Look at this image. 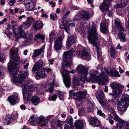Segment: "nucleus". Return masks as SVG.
I'll return each mask as SVG.
<instances>
[{
  "label": "nucleus",
  "instance_id": "f257e3e1",
  "mask_svg": "<svg viewBox=\"0 0 129 129\" xmlns=\"http://www.w3.org/2000/svg\"><path fill=\"white\" fill-rule=\"evenodd\" d=\"M77 69L78 73L80 76V79L81 81L84 82H97L99 85H103L105 81L108 82V78L105 72H102L100 75L98 76H97L95 74L91 73L90 78H87L86 76L88 71L87 68L80 64L77 67Z\"/></svg>",
  "mask_w": 129,
  "mask_h": 129
},
{
  "label": "nucleus",
  "instance_id": "f03ea898",
  "mask_svg": "<svg viewBox=\"0 0 129 129\" xmlns=\"http://www.w3.org/2000/svg\"><path fill=\"white\" fill-rule=\"evenodd\" d=\"M74 52V50L72 49L68 52H64L63 55V63L62 65V68L64 70L63 72L61 71L60 72L63 77L64 83L66 87L68 88L70 87L71 83V79L69 73L73 74L75 72L73 70L72 72L71 71L68 72L65 68L71 66L72 63L71 58L73 55V53Z\"/></svg>",
  "mask_w": 129,
  "mask_h": 129
},
{
  "label": "nucleus",
  "instance_id": "7ed1b4c3",
  "mask_svg": "<svg viewBox=\"0 0 129 129\" xmlns=\"http://www.w3.org/2000/svg\"><path fill=\"white\" fill-rule=\"evenodd\" d=\"M92 25L90 30H89V34L88 39L89 42L93 44V47L95 46L96 48L98 58L99 59L101 56V53L100 49L97 38L98 33L96 26L92 23Z\"/></svg>",
  "mask_w": 129,
  "mask_h": 129
},
{
  "label": "nucleus",
  "instance_id": "20e7f679",
  "mask_svg": "<svg viewBox=\"0 0 129 129\" xmlns=\"http://www.w3.org/2000/svg\"><path fill=\"white\" fill-rule=\"evenodd\" d=\"M108 110L113 116H114V120L118 122L117 123L116 127L113 129H124L125 126H129V123L126 121L120 118L116 114L115 111L111 107L108 108Z\"/></svg>",
  "mask_w": 129,
  "mask_h": 129
},
{
  "label": "nucleus",
  "instance_id": "39448f33",
  "mask_svg": "<svg viewBox=\"0 0 129 129\" xmlns=\"http://www.w3.org/2000/svg\"><path fill=\"white\" fill-rule=\"evenodd\" d=\"M114 23L117 25L118 29L119 30L118 35L119 39L121 42H125L126 40L125 34L123 33L124 31V28L122 27L121 24L117 21L115 20Z\"/></svg>",
  "mask_w": 129,
  "mask_h": 129
},
{
  "label": "nucleus",
  "instance_id": "423d86ee",
  "mask_svg": "<svg viewBox=\"0 0 129 129\" xmlns=\"http://www.w3.org/2000/svg\"><path fill=\"white\" fill-rule=\"evenodd\" d=\"M8 67L10 74L13 75H17L19 68L17 64L14 61H10L8 64Z\"/></svg>",
  "mask_w": 129,
  "mask_h": 129
},
{
  "label": "nucleus",
  "instance_id": "0eeeda50",
  "mask_svg": "<svg viewBox=\"0 0 129 129\" xmlns=\"http://www.w3.org/2000/svg\"><path fill=\"white\" fill-rule=\"evenodd\" d=\"M69 93L73 94L74 99L76 100L81 101L85 98L86 92L84 91H80L78 92H74L73 90H70Z\"/></svg>",
  "mask_w": 129,
  "mask_h": 129
},
{
  "label": "nucleus",
  "instance_id": "6e6552de",
  "mask_svg": "<svg viewBox=\"0 0 129 129\" xmlns=\"http://www.w3.org/2000/svg\"><path fill=\"white\" fill-rule=\"evenodd\" d=\"M110 86L113 89V91L116 95H118L122 91L124 86L121 85H118L116 82H113L110 85Z\"/></svg>",
  "mask_w": 129,
  "mask_h": 129
},
{
  "label": "nucleus",
  "instance_id": "1a4fd4ad",
  "mask_svg": "<svg viewBox=\"0 0 129 129\" xmlns=\"http://www.w3.org/2000/svg\"><path fill=\"white\" fill-rule=\"evenodd\" d=\"M28 71H22L17 77L14 78V82L20 83H22L25 78L28 76Z\"/></svg>",
  "mask_w": 129,
  "mask_h": 129
},
{
  "label": "nucleus",
  "instance_id": "9d476101",
  "mask_svg": "<svg viewBox=\"0 0 129 129\" xmlns=\"http://www.w3.org/2000/svg\"><path fill=\"white\" fill-rule=\"evenodd\" d=\"M21 87L23 89L24 100H29L31 96V90H29V87H27V84L22 86Z\"/></svg>",
  "mask_w": 129,
  "mask_h": 129
},
{
  "label": "nucleus",
  "instance_id": "9b49d317",
  "mask_svg": "<svg viewBox=\"0 0 129 129\" xmlns=\"http://www.w3.org/2000/svg\"><path fill=\"white\" fill-rule=\"evenodd\" d=\"M31 24L29 23L28 21H26L23 22L22 25H20L19 27V30L20 32V34L17 35L18 37L22 36L23 37H26V35L24 31L22 29L24 27L25 29L28 28L29 27L31 26Z\"/></svg>",
  "mask_w": 129,
  "mask_h": 129
},
{
  "label": "nucleus",
  "instance_id": "f8f14e48",
  "mask_svg": "<svg viewBox=\"0 0 129 129\" xmlns=\"http://www.w3.org/2000/svg\"><path fill=\"white\" fill-rule=\"evenodd\" d=\"M76 55L78 57H80L83 59H85L87 61L90 59V54L84 50H81L80 51H77L76 52Z\"/></svg>",
  "mask_w": 129,
  "mask_h": 129
},
{
  "label": "nucleus",
  "instance_id": "ddd939ff",
  "mask_svg": "<svg viewBox=\"0 0 129 129\" xmlns=\"http://www.w3.org/2000/svg\"><path fill=\"white\" fill-rule=\"evenodd\" d=\"M63 39V37L60 36L56 39L54 44L55 49L56 51H58L61 49V48L62 47V42Z\"/></svg>",
  "mask_w": 129,
  "mask_h": 129
},
{
  "label": "nucleus",
  "instance_id": "4468645a",
  "mask_svg": "<svg viewBox=\"0 0 129 129\" xmlns=\"http://www.w3.org/2000/svg\"><path fill=\"white\" fill-rule=\"evenodd\" d=\"M8 100L11 105H15L17 102L19 101L18 94L17 93L13 94L8 98Z\"/></svg>",
  "mask_w": 129,
  "mask_h": 129
},
{
  "label": "nucleus",
  "instance_id": "2eb2a0df",
  "mask_svg": "<svg viewBox=\"0 0 129 129\" xmlns=\"http://www.w3.org/2000/svg\"><path fill=\"white\" fill-rule=\"evenodd\" d=\"M79 19L83 21H87L89 18V13L87 11H83L77 14Z\"/></svg>",
  "mask_w": 129,
  "mask_h": 129
},
{
  "label": "nucleus",
  "instance_id": "dca6fc26",
  "mask_svg": "<svg viewBox=\"0 0 129 129\" xmlns=\"http://www.w3.org/2000/svg\"><path fill=\"white\" fill-rule=\"evenodd\" d=\"M117 108L118 112L120 114H123L126 110V107H127L128 106L125 105V104L121 103L120 101H118L117 102Z\"/></svg>",
  "mask_w": 129,
  "mask_h": 129
},
{
  "label": "nucleus",
  "instance_id": "f3484780",
  "mask_svg": "<svg viewBox=\"0 0 129 129\" xmlns=\"http://www.w3.org/2000/svg\"><path fill=\"white\" fill-rule=\"evenodd\" d=\"M44 64V63L42 60H39L34 64L32 69V72H35L36 70L41 68Z\"/></svg>",
  "mask_w": 129,
  "mask_h": 129
},
{
  "label": "nucleus",
  "instance_id": "a211bd4d",
  "mask_svg": "<svg viewBox=\"0 0 129 129\" xmlns=\"http://www.w3.org/2000/svg\"><path fill=\"white\" fill-rule=\"evenodd\" d=\"M48 73V69H41L37 72L36 73V77H39L43 78L47 76L45 72Z\"/></svg>",
  "mask_w": 129,
  "mask_h": 129
},
{
  "label": "nucleus",
  "instance_id": "6ab92c4d",
  "mask_svg": "<svg viewBox=\"0 0 129 129\" xmlns=\"http://www.w3.org/2000/svg\"><path fill=\"white\" fill-rule=\"evenodd\" d=\"M24 5L25 8L28 10L31 11L34 7V3L31 0H25Z\"/></svg>",
  "mask_w": 129,
  "mask_h": 129
},
{
  "label": "nucleus",
  "instance_id": "aec40b11",
  "mask_svg": "<svg viewBox=\"0 0 129 129\" xmlns=\"http://www.w3.org/2000/svg\"><path fill=\"white\" fill-rule=\"evenodd\" d=\"M76 42V38L74 35L68 36V39L66 42L67 47H70L72 45Z\"/></svg>",
  "mask_w": 129,
  "mask_h": 129
},
{
  "label": "nucleus",
  "instance_id": "412c9836",
  "mask_svg": "<svg viewBox=\"0 0 129 129\" xmlns=\"http://www.w3.org/2000/svg\"><path fill=\"white\" fill-rule=\"evenodd\" d=\"M106 73L107 77L108 78H108L107 77V74H108L109 76L112 77H119L120 76L119 75V73L118 71H116V70H111L110 72H109L106 71V72H105ZM107 82L105 81H104V83L103 85L104 84L105 82Z\"/></svg>",
  "mask_w": 129,
  "mask_h": 129
},
{
  "label": "nucleus",
  "instance_id": "4be33fe9",
  "mask_svg": "<svg viewBox=\"0 0 129 129\" xmlns=\"http://www.w3.org/2000/svg\"><path fill=\"white\" fill-rule=\"evenodd\" d=\"M106 7L104 6L103 5H101L100 7L99 8L101 11L103 12V15L105 16L107 15L108 16L111 17L112 16V14L113 13L111 11H109V8L106 11L105 10Z\"/></svg>",
  "mask_w": 129,
  "mask_h": 129
},
{
  "label": "nucleus",
  "instance_id": "5701e85b",
  "mask_svg": "<svg viewBox=\"0 0 129 129\" xmlns=\"http://www.w3.org/2000/svg\"><path fill=\"white\" fill-rule=\"evenodd\" d=\"M45 47V46H43L41 48L34 50L33 55L32 56V59L34 60L36 57L40 55L44 51Z\"/></svg>",
  "mask_w": 129,
  "mask_h": 129
},
{
  "label": "nucleus",
  "instance_id": "b1692460",
  "mask_svg": "<svg viewBox=\"0 0 129 129\" xmlns=\"http://www.w3.org/2000/svg\"><path fill=\"white\" fill-rule=\"evenodd\" d=\"M121 103L125 104L126 106L129 105V96L127 94H124L122 95L121 98Z\"/></svg>",
  "mask_w": 129,
  "mask_h": 129
},
{
  "label": "nucleus",
  "instance_id": "393cba45",
  "mask_svg": "<svg viewBox=\"0 0 129 129\" xmlns=\"http://www.w3.org/2000/svg\"><path fill=\"white\" fill-rule=\"evenodd\" d=\"M89 123L92 125L97 127H99L100 125V122L98 119L95 117L91 118L89 120Z\"/></svg>",
  "mask_w": 129,
  "mask_h": 129
},
{
  "label": "nucleus",
  "instance_id": "a878e982",
  "mask_svg": "<svg viewBox=\"0 0 129 129\" xmlns=\"http://www.w3.org/2000/svg\"><path fill=\"white\" fill-rule=\"evenodd\" d=\"M29 121L31 124L34 125L39 124L38 117L34 116H33L30 118Z\"/></svg>",
  "mask_w": 129,
  "mask_h": 129
},
{
  "label": "nucleus",
  "instance_id": "bb28decb",
  "mask_svg": "<svg viewBox=\"0 0 129 129\" xmlns=\"http://www.w3.org/2000/svg\"><path fill=\"white\" fill-rule=\"evenodd\" d=\"M18 49L17 48H13L10 51V57L12 59H14L17 56Z\"/></svg>",
  "mask_w": 129,
  "mask_h": 129
},
{
  "label": "nucleus",
  "instance_id": "cd10ccee",
  "mask_svg": "<svg viewBox=\"0 0 129 129\" xmlns=\"http://www.w3.org/2000/svg\"><path fill=\"white\" fill-rule=\"evenodd\" d=\"M43 24L40 21H38L33 25V28L36 30H39L43 27Z\"/></svg>",
  "mask_w": 129,
  "mask_h": 129
},
{
  "label": "nucleus",
  "instance_id": "c85d7f7f",
  "mask_svg": "<svg viewBox=\"0 0 129 129\" xmlns=\"http://www.w3.org/2000/svg\"><path fill=\"white\" fill-rule=\"evenodd\" d=\"M73 119L72 118H71L69 120L66 119L65 121V122L67 124L64 125V129H72Z\"/></svg>",
  "mask_w": 129,
  "mask_h": 129
},
{
  "label": "nucleus",
  "instance_id": "c756f323",
  "mask_svg": "<svg viewBox=\"0 0 129 129\" xmlns=\"http://www.w3.org/2000/svg\"><path fill=\"white\" fill-rule=\"evenodd\" d=\"M100 31L104 34L107 33L108 32V27L106 23H102L100 24Z\"/></svg>",
  "mask_w": 129,
  "mask_h": 129
},
{
  "label": "nucleus",
  "instance_id": "7c9ffc66",
  "mask_svg": "<svg viewBox=\"0 0 129 129\" xmlns=\"http://www.w3.org/2000/svg\"><path fill=\"white\" fill-rule=\"evenodd\" d=\"M74 125L77 129H83V122L81 121L76 120Z\"/></svg>",
  "mask_w": 129,
  "mask_h": 129
},
{
  "label": "nucleus",
  "instance_id": "2f4dec72",
  "mask_svg": "<svg viewBox=\"0 0 129 129\" xmlns=\"http://www.w3.org/2000/svg\"><path fill=\"white\" fill-rule=\"evenodd\" d=\"M55 31L53 30H52V32L49 34V37H50V46L49 48H51L52 43L53 41V40L54 39L55 37Z\"/></svg>",
  "mask_w": 129,
  "mask_h": 129
},
{
  "label": "nucleus",
  "instance_id": "473e14b6",
  "mask_svg": "<svg viewBox=\"0 0 129 129\" xmlns=\"http://www.w3.org/2000/svg\"><path fill=\"white\" fill-rule=\"evenodd\" d=\"M55 76L53 75L52 76V82H50V87L49 88V91L50 92H53L54 90V81L55 80Z\"/></svg>",
  "mask_w": 129,
  "mask_h": 129
},
{
  "label": "nucleus",
  "instance_id": "72a5a7b5",
  "mask_svg": "<svg viewBox=\"0 0 129 129\" xmlns=\"http://www.w3.org/2000/svg\"><path fill=\"white\" fill-rule=\"evenodd\" d=\"M40 99L39 97L34 96L32 98L31 101L32 103L35 105H37L39 103Z\"/></svg>",
  "mask_w": 129,
  "mask_h": 129
},
{
  "label": "nucleus",
  "instance_id": "f704fd0d",
  "mask_svg": "<svg viewBox=\"0 0 129 129\" xmlns=\"http://www.w3.org/2000/svg\"><path fill=\"white\" fill-rule=\"evenodd\" d=\"M112 0H104L103 3L104 4L101 5L104 6L106 7L105 10H107L109 8V5Z\"/></svg>",
  "mask_w": 129,
  "mask_h": 129
},
{
  "label": "nucleus",
  "instance_id": "c9c22d12",
  "mask_svg": "<svg viewBox=\"0 0 129 129\" xmlns=\"http://www.w3.org/2000/svg\"><path fill=\"white\" fill-rule=\"evenodd\" d=\"M26 37H24L22 36H21L19 38L22 37L26 38V40L23 41V43H25L26 42H29L31 40L33 39V37L31 35L27 34L26 35Z\"/></svg>",
  "mask_w": 129,
  "mask_h": 129
},
{
  "label": "nucleus",
  "instance_id": "e433bc0d",
  "mask_svg": "<svg viewBox=\"0 0 129 129\" xmlns=\"http://www.w3.org/2000/svg\"><path fill=\"white\" fill-rule=\"evenodd\" d=\"M50 126L52 129H56V126L54 124L56 123V121L55 119L53 118L50 121Z\"/></svg>",
  "mask_w": 129,
  "mask_h": 129
},
{
  "label": "nucleus",
  "instance_id": "4c0bfd02",
  "mask_svg": "<svg viewBox=\"0 0 129 129\" xmlns=\"http://www.w3.org/2000/svg\"><path fill=\"white\" fill-rule=\"evenodd\" d=\"M40 86V84H38V85L34 87V86L33 85H28L27 84V87H29V90H31V91L32 90H36L38 89L39 86Z\"/></svg>",
  "mask_w": 129,
  "mask_h": 129
},
{
  "label": "nucleus",
  "instance_id": "58836bf2",
  "mask_svg": "<svg viewBox=\"0 0 129 129\" xmlns=\"http://www.w3.org/2000/svg\"><path fill=\"white\" fill-rule=\"evenodd\" d=\"M13 115L12 114L11 115H8L6 119V121L7 122V124H9V123L12 121L13 120Z\"/></svg>",
  "mask_w": 129,
  "mask_h": 129
},
{
  "label": "nucleus",
  "instance_id": "ea45409f",
  "mask_svg": "<svg viewBox=\"0 0 129 129\" xmlns=\"http://www.w3.org/2000/svg\"><path fill=\"white\" fill-rule=\"evenodd\" d=\"M44 40V37L43 35L40 34H38L35 35V40L37 41L39 39Z\"/></svg>",
  "mask_w": 129,
  "mask_h": 129
},
{
  "label": "nucleus",
  "instance_id": "a19ab883",
  "mask_svg": "<svg viewBox=\"0 0 129 129\" xmlns=\"http://www.w3.org/2000/svg\"><path fill=\"white\" fill-rule=\"evenodd\" d=\"M15 25H13L12 26V29L13 30V33L14 34H15L16 38H19L20 37H18L17 35H18L19 34H20V32L19 31L17 33H16L15 30Z\"/></svg>",
  "mask_w": 129,
  "mask_h": 129
},
{
  "label": "nucleus",
  "instance_id": "79ce46f5",
  "mask_svg": "<svg viewBox=\"0 0 129 129\" xmlns=\"http://www.w3.org/2000/svg\"><path fill=\"white\" fill-rule=\"evenodd\" d=\"M57 17V16L55 13H52L50 14V18L52 20H55Z\"/></svg>",
  "mask_w": 129,
  "mask_h": 129
},
{
  "label": "nucleus",
  "instance_id": "37998d69",
  "mask_svg": "<svg viewBox=\"0 0 129 129\" xmlns=\"http://www.w3.org/2000/svg\"><path fill=\"white\" fill-rule=\"evenodd\" d=\"M99 95L98 98L100 99H103L104 97V94L103 92H99Z\"/></svg>",
  "mask_w": 129,
  "mask_h": 129
},
{
  "label": "nucleus",
  "instance_id": "c03bdc74",
  "mask_svg": "<svg viewBox=\"0 0 129 129\" xmlns=\"http://www.w3.org/2000/svg\"><path fill=\"white\" fill-rule=\"evenodd\" d=\"M27 21L31 25L32 23L34 21V19L32 17H28L27 18Z\"/></svg>",
  "mask_w": 129,
  "mask_h": 129
},
{
  "label": "nucleus",
  "instance_id": "a18cd8bd",
  "mask_svg": "<svg viewBox=\"0 0 129 129\" xmlns=\"http://www.w3.org/2000/svg\"><path fill=\"white\" fill-rule=\"evenodd\" d=\"M57 97V95L56 94H54L51 96L50 98L49 99V100L54 101L56 99Z\"/></svg>",
  "mask_w": 129,
  "mask_h": 129
},
{
  "label": "nucleus",
  "instance_id": "49530a36",
  "mask_svg": "<svg viewBox=\"0 0 129 129\" xmlns=\"http://www.w3.org/2000/svg\"><path fill=\"white\" fill-rule=\"evenodd\" d=\"M111 56L112 58L115 57V51L114 49H112L110 51Z\"/></svg>",
  "mask_w": 129,
  "mask_h": 129
},
{
  "label": "nucleus",
  "instance_id": "de8ad7c7",
  "mask_svg": "<svg viewBox=\"0 0 129 129\" xmlns=\"http://www.w3.org/2000/svg\"><path fill=\"white\" fill-rule=\"evenodd\" d=\"M97 112L98 114L100 116L103 117L104 118H105L106 116L105 114L103 113L101 110H98Z\"/></svg>",
  "mask_w": 129,
  "mask_h": 129
},
{
  "label": "nucleus",
  "instance_id": "09e8293b",
  "mask_svg": "<svg viewBox=\"0 0 129 129\" xmlns=\"http://www.w3.org/2000/svg\"><path fill=\"white\" fill-rule=\"evenodd\" d=\"M63 26H64V27L62 28H63L65 29L67 33H69L70 32V30L69 28V27L68 26V25L66 26V25H64V24H63Z\"/></svg>",
  "mask_w": 129,
  "mask_h": 129
},
{
  "label": "nucleus",
  "instance_id": "8fccbe9b",
  "mask_svg": "<svg viewBox=\"0 0 129 129\" xmlns=\"http://www.w3.org/2000/svg\"><path fill=\"white\" fill-rule=\"evenodd\" d=\"M39 123L40 122L44 121H45V118L44 117L42 116H41L38 118Z\"/></svg>",
  "mask_w": 129,
  "mask_h": 129
},
{
  "label": "nucleus",
  "instance_id": "3c124183",
  "mask_svg": "<svg viewBox=\"0 0 129 129\" xmlns=\"http://www.w3.org/2000/svg\"><path fill=\"white\" fill-rule=\"evenodd\" d=\"M85 29V27L83 25H81L80 27V30L82 33H84Z\"/></svg>",
  "mask_w": 129,
  "mask_h": 129
},
{
  "label": "nucleus",
  "instance_id": "603ef678",
  "mask_svg": "<svg viewBox=\"0 0 129 129\" xmlns=\"http://www.w3.org/2000/svg\"><path fill=\"white\" fill-rule=\"evenodd\" d=\"M5 60V58L4 56L3 55H1L0 53V61L3 62Z\"/></svg>",
  "mask_w": 129,
  "mask_h": 129
},
{
  "label": "nucleus",
  "instance_id": "864d4df0",
  "mask_svg": "<svg viewBox=\"0 0 129 129\" xmlns=\"http://www.w3.org/2000/svg\"><path fill=\"white\" fill-rule=\"evenodd\" d=\"M126 5V4H123L121 2V4H117L116 5V7L118 8H122L124 5Z\"/></svg>",
  "mask_w": 129,
  "mask_h": 129
},
{
  "label": "nucleus",
  "instance_id": "5fc2aeb1",
  "mask_svg": "<svg viewBox=\"0 0 129 129\" xmlns=\"http://www.w3.org/2000/svg\"><path fill=\"white\" fill-rule=\"evenodd\" d=\"M60 122L61 121L59 120H57L56 121V123H55V124L57 126H58L59 127L61 126L62 125V124L60 123Z\"/></svg>",
  "mask_w": 129,
  "mask_h": 129
},
{
  "label": "nucleus",
  "instance_id": "6e6d98bb",
  "mask_svg": "<svg viewBox=\"0 0 129 129\" xmlns=\"http://www.w3.org/2000/svg\"><path fill=\"white\" fill-rule=\"evenodd\" d=\"M15 2V0H12L9 2V4L10 6H12L14 5Z\"/></svg>",
  "mask_w": 129,
  "mask_h": 129
},
{
  "label": "nucleus",
  "instance_id": "4d7b16f0",
  "mask_svg": "<svg viewBox=\"0 0 129 129\" xmlns=\"http://www.w3.org/2000/svg\"><path fill=\"white\" fill-rule=\"evenodd\" d=\"M91 107H87V110L88 112H92L93 110L92 107V104H90Z\"/></svg>",
  "mask_w": 129,
  "mask_h": 129
},
{
  "label": "nucleus",
  "instance_id": "13d9d810",
  "mask_svg": "<svg viewBox=\"0 0 129 129\" xmlns=\"http://www.w3.org/2000/svg\"><path fill=\"white\" fill-rule=\"evenodd\" d=\"M67 17V16H65V15H64L62 18V23L63 25L64 24V23H65V22L66 21V19Z\"/></svg>",
  "mask_w": 129,
  "mask_h": 129
},
{
  "label": "nucleus",
  "instance_id": "bf43d9fd",
  "mask_svg": "<svg viewBox=\"0 0 129 129\" xmlns=\"http://www.w3.org/2000/svg\"><path fill=\"white\" fill-rule=\"evenodd\" d=\"M106 120H108L110 123L111 124H112L114 123V121L113 120L111 119L106 118Z\"/></svg>",
  "mask_w": 129,
  "mask_h": 129
},
{
  "label": "nucleus",
  "instance_id": "052dcab7",
  "mask_svg": "<svg viewBox=\"0 0 129 129\" xmlns=\"http://www.w3.org/2000/svg\"><path fill=\"white\" fill-rule=\"evenodd\" d=\"M70 8L74 10H76L78 9L77 7L74 5H72L70 7Z\"/></svg>",
  "mask_w": 129,
  "mask_h": 129
},
{
  "label": "nucleus",
  "instance_id": "680f3d73",
  "mask_svg": "<svg viewBox=\"0 0 129 129\" xmlns=\"http://www.w3.org/2000/svg\"><path fill=\"white\" fill-rule=\"evenodd\" d=\"M59 99L60 100H62L64 96L63 94L62 93L59 94L58 95Z\"/></svg>",
  "mask_w": 129,
  "mask_h": 129
},
{
  "label": "nucleus",
  "instance_id": "e2e57ef3",
  "mask_svg": "<svg viewBox=\"0 0 129 129\" xmlns=\"http://www.w3.org/2000/svg\"><path fill=\"white\" fill-rule=\"evenodd\" d=\"M13 115V120H14L18 117V113H16L15 115Z\"/></svg>",
  "mask_w": 129,
  "mask_h": 129
},
{
  "label": "nucleus",
  "instance_id": "0e129e2a",
  "mask_svg": "<svg viewBox=\"0 0 129 129\" xmlns=\"http://www.w3.org/2000/svg\"><path fill=\"white\" fill-rule=\"evenodd\" d=\"M99 103L102 105H103L104 104V102L103 100L102 99H99Z\"/></svg>",
  "mask_w": 129,
  "mask_h": 129
},
{
  "label": "nucleus",
  "instance_id": "69168bd1",
  "mask_svg": "<svg viewBox=\"0 0 129 129\" xmlns=\"http://www.w3.org/2000/svg\"><path fill=\"white\" fill-rule=\"evenodd\" d=\"M29 65V64L28 63H27L25 64L24 66L23 67L25 69H27L28 68V67Z\"/></svg>",
  "mask_w": 129,
  "mask_h": 129
},
{
  "label": "nucleus",
  "instance_id": "338daca9",
  "mask_svg": "<svg viewBox=\"0 0 129 129\" xmlns=\"http://www.w3.org/2000/svg\"><path fill=\"white\" fill-rule=\"evenodd\" d=\"M41 16L42 17H44L46 18H47L48 16V15L45 13H43Z\"/></svg>",
  "mask_w": 129,
  "mask_h": 129
},
{
  "label": "nucleus",
  "instance_id": "774afa93",
  "mask_svg": "<svg viewBox=\"0 0 129 129\" xmlns=\"http://www.w3.org/2000/svg\"><path fill=\"white\" fill-rule=\"evenodd\" d=\"M26 16L25 15H23L21 16L18 17V18L19 20L23 18H24Z\"/></svg>",
  "mask_w": 129,
  "mask_h": 129
}]
</instances>
